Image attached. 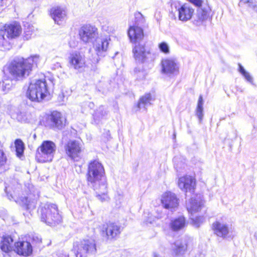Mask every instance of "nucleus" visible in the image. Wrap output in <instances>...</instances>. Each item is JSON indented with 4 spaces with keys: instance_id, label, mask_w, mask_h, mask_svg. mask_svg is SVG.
Segmentation results:
<instances>
[{
    "instance_id": "nucleus-1",
    "label": "nucleus",
    "mask_w": 257,
    "mask_h": 257,
    "mask_svg": "<svg viewBox=\"0 0 257 257\" xmlns=\"http://www.w3.org/2000/svg\"><path fill=\"white\" fill-rule=\"evenodd\" d=\"M40 60L39 56L35 55L27 59L23 57L15 58L9 64L8 69L11 75L17 80L28 76L32 70L33 65H37Z\"/></svg>"
},
{
    "instance_id": "nucleus-2",
    "label": "nucleus",
    "mask_w": 257,
    "mask_h": 257,
    "mask_svg": "<svg viewBox=\"0 0 257 257\" xmlns=\"http://www.w3.org/2000/svg\"><path fill=\"white\" fill-rule=\"evenodd\" d=\"M87 180L93 188H98L99 185L104 190L106 188V180L105 171L102 164L94 160L91 162L88 167Z\"/></svg>"
},
{
    "instance_id": "nucleus-3",
    "label": "nucleus",
    "mask_w": 257,
    "mask_h": 257,
    "mask_svg": "<svg viewBox=\"0 0 257 257\" xmlns=\"http://www.w3.org/2000/svg\"><path fill=\"white\" fill-rule=\"evenodd\" d=\"M49 94L45 80L31 82L27 92V96L33 101L40 102Z\"/></svg>"
},
{
    "instance_id": "nucleus-4",
    "label": "nucleus",
    "mask_w": 257,
    "mask_h": 257,
    "mask_svg": "<svg viewBox=\"0 0 257 257\" xmlns=\"http://www.w3.org/2000/svg\"><path fill=\"white\" fill-rule=\"evenodd\" d=\"M41 221L50 226L60 223L62 217L59 214L58 207L54 204H46L40 209Z\"/></svg>"
},
{
    "instance_id": "nucleus-5",
    "label": "nucleus",
    "mask_w": 257,
    "mask_h": 257,
    "mask_svg": "<svg viewBox=\"0 0 257 257\" xmlns=\"http://www.w3.org/2000/svg\"><path fill=\"white\" fill-rule=\"evenodd\" d=\"M73 248L76 257H95L97 253L95 241L92 239L75 242Z\"/></svg>"
},
{
    "instance_id": "nucleus-6",
    "label": "nucleus",
    "mask_w": 257,
    "mask_h": 257,
    "mask_svg": "<svg viewBox=\"0 0 257 257\" xmlns=\"http://www.w3.org/2000/svg\"><path fill=\"white\" fill-rule=\"evenodd\" d=\"M203 205V201L201 195H196L189 200L186 203V208L188 212L191 214L190 219L196 227H199L203 223L204 218L202 216H194V214L199 211Z\"/></svg>"
},
{
    "instance_id": "nucleus-7",
    "label": "nucleus",
    "mask_w": 257,
    "mask_h": 257,
    "mask_svg": "<svg viewBox=\"0 0 257 257\" xmlns=\"http://www.w3.org/2000/svg\"><path fill=\"white\" fill-rule=\"evenodd\" d=\"M56 147L52 141H44L37 150L36 159L40 163L51 162L56 152Z\"/></svg>"
},
{
    "instance_id": "nucleus-8",
    "label": "nucleus",
    "mask_w": 257,
    "mask_h": 257,
    "mask_svg": "<svg viewBox=\"0 0 257 257\" xmlns=\"http://www.w3.org/2000/svg\"><path fill=\"white\" fill-rule=\"evenodd\" d=\"M80 40L85 43L93 42L98 37L97 29L93 26L86 25L79 31Z\"/></svg>"
},
{
    "instance_id": "nucleus-9",
    "label": "nucleus",
    "mask_w": 257,
    "mask_h": 257,
    "mask_svg": "<svg viewBox=\"0 0 257 257\" xmlns=\"http://www.w3.org/2000/svg\"><path fill=\"white\" fill-rule=\"evenodd\" d=\"M161 65L162 72L166 75H176L179 73V65L175 58H165L162 60Z\"/></svg>"
},
{
    "instance_id": "nucleus-10",
    "label": "nucleus",
    "mask_w": 257,
    "mask_h": 257,
    "mask_svg": "<svg viewBox=\"0 0 257 257\" xmlns=\"http://www.w3.org/2000/svg\"><path fill=\"white\" fill-rule=\"evenodd\" d=\"M212 229L214 234L223 239H226L231 236L229 224L222 220H218L213 222Z\"/></svg>"
},
{
    "instance_id": "nucleus-11",
    "label": "nucleus",
    "mask_w": 257,
    "mask_h": 257,
    "mask_svg": "<svg viewBox=\"0 0 257 257\" xmlns=\"http://www.w3.org/2000/svg\"><path fill=\"white\" fill-rule=\"evenodd\" d=\"M134 56L139 63H144L148 59V56L150 54V50L145 47V43L144 42L135 43V46L133 49Z\"/></svg>"
},
{
    "instance_id": "nucleus-12",
    "label": "nucleus",
    "mask_w": 257,
    "mask_h": 257,
    "mask_svg": "<svg viewBox=\"0 0 257 257\" xmlns=\"http://www.w3.org/2000/svg\"><path fill=\"white\" fill-rule=\"evenodd\" d=\"M163 206L167 209L174 211L179 205L178 199L176 195L171 192L164 193L161 198Z\"/></svg>"
},
{
    "instance_id": "nucleus-13",
    "label": "nucleus",
    "mask_w": 257,
    "mask_h": 257,
    "mask_svg": "<svg viewBox=\"0 0 257 257\" xmlns=\"http://www.w3.org/2000/svg\"><path fill=\"white\" fill-rule=\"evenodd\" d=\"M110 41L109 37H97L93 42V48L98 57H104L105 55Z\"/></svg>"
},
{
    "instance_id": "nucleus-14",
    "label": "nucleus",
    "mask_w": 257,
    "mask_h": 257,
    "mask_svg": "<svg viewBox=\"0 0 257 257\" xmlns=\"http://www.w3.org/2000/svg\"><path fill=\"white\" fill-rule=\"evenodd\" d=\"M178 12V19L182 22H187L192 18L194 10L189 4H184L176 7Z\"/></svg>"
},
{
    "instance_id": "nucleus-15",
    "label": "nucleus",
    "mask_w": 257,
    "mask_h": 257,
    "mask_svg": "<svg viewBox=\"0 0 257 257\" xmlns=\"http://www.w3.org/2000/svg\"><path fill=\"white\" fill-rule=\"evenodd\" d=\"M69 63L71 67L76 70H79L85 67V59L83 55L79 52H74L69 57Z\"/></svg>"
},
{
    "instance_id": "nucleus-16",
    "label": "nucleus",
    "mask_w": 257,
    "mask_h": 257,
    "mask_svg": "<svg viewBox=\"0 0 257 257\" xmlns=\"http://www.w3.org/2000/svg\"><path fill=\"white\" fill-rule=\"evenodd\" d=\"M67 154L74 161L78 160L79 155L81 152V147L79 143L72 141L68 143L66 149Z\"/></svg>"
},
{
    "instance_id": "nucleus-17",
    "label": "nucleus",
    "mask_w": 257,
    "mask_h": 257,
    "mask_svg": "<svg viewBox=\"0 0 257 257\" xmlns=\"http://www.w3.org/2000/svg\"><path fill=\"white\" fill-rule=\"evenodd\" d=\"M128 36L132 43L135 44L143 42L144 32L143 29L138 26H133L130 27L127 31Z\"/></svg>"
},
{
    "instance_id": "nucleus-18",
    "label": "nucleus",
    "mask_w": 257,
    "mask_h": 257,
    "mask_svg": "<svg viewBox=\"0 0 257 257\" xmlns=\"http://www.w3.org/2000/svg\"><path fill=\"white\" fill-rule=\"evenodd\" d=\"M14 251L19 255L27 256L32 253V246L28 241H20L15 244Z\"/></svg>"
},
{
    "instance_id": "nucleus-19",
    "label": "nucleus",
    "mask_w": 257,
    "mask_h": 257,
    "mask_svg": "<svg viewBox=\"0 0 257 257\" xmlns=\"http://www.w3.org/2000/svg\"><path fill=\"white\" fill-rule=\"evenodd\" d=\"M5 30L7 33V37L14 39L19 37L22 33L21 25L17 22H14L5 26Z\"/></svg>"
},
{
    "instance_id": "nucleus-20",
    "label": "nucleus",
    "mask_w": 257,
    "mask_h": 257,
    "mask_svg": "<svg viewBox=\"0 0 257 257\" xmlns=\"http://www.w3.org/2000/svg\"><path fill=\"white\" fill-rule=\"evenodd\" d=\"M51 17L56 23L61 24L62 22L65 20L66 17V10L60 7L52 8L50 11Z\"/></svg>"
},
{
    "instance_id": "nucleus-21",
    "label": "nucleus",
    "mask_w": 257,
    "mask_h": 257,
    "mask_svg": "<svg viewBox=\"0 0 257 257\" xmlns=\"http://www.w3.org/2000/svg\"><path fill=\"white\" fill-rule=\"evenodd\" d=\"M194 180L190 176H185L179 179L178 184L182 190L191 192L194 190Z\"/></svg>"
},
{
    "instance_id": "nucleus-22",
    "label": "nucleus",
    "mask_w": 257,
    "mask_h": 257,
    "mask_svg": "<svg viewBox=\"0 0 257 257\" xmlns=\"http://www.w3.org/2000/svg\"><path fill=\"white\" fill-rule=\"evenodd\" d=\"M51 126L58 129H61L63 125V118L62 114L57 111H53L49 117Z\"/></svg>"
},
{
    "instance_id": "nucleus-23",
    "label": "nucleus",
    "mask_w": 257,
    "mask_h": 257,
    "mask_svg": "<svg viewBox=\"0 0 257 257\" xmlns=\"http://www.w3.org/2000/svg\"><path fill=\"white\" fill-rule=\"evenodd\" d=\"M106 234L108 238L112 239L117 236L121 232V229L120 225L115 223L110 222L107 224Z\"/></svg>"
},
{
    "instance_id": "nucleus-24",
    "label": "nucleus",
    "mask_w": 257,
    "mask_h": 257,
    "mask_svg": "<svg viewBox=\"0 0 257 257\" xmlns=\"http://www.w3.org/2000/svg\"><path fill=\"white\" fill-rule=\"evenodd\" d=\"M186 224L185 217L181 216L172 219L169 224V227L172 231H178L183 229Z\"/></svg>"
},
{
    "instance_id": "nucleus-25",
    "label": "nucleus",
    "mask_w": 257,
    "mask_h": 257,
    "mask_svg": "<svg viewBox=\"0 0 257 257\" xmlns=\"http://www.w3.org/2000/svg\"><path fill=\"white\" fill-rule=\"evenodd\" d=\"M13 239L11 236H5L3 237L1 242V248L3 251L9 253L12 251V244Z\"/></svg>"
},
{
    "instance_id": "nucleus-26",
    "label": "nucleus",
    "mask_w": 257,
    "mask_h": 257,
    "mask_svg": "<svg viewBox=\"0 0 257 257\" xmlns=\"http://www.w3.org/2000/svg\"><path fill=\"white\" fill-rule=\"evenodd\" d=\"M198 8L197 11L196 17L198 21L203 22L209 18L210 9L208 7Z\"/></svg>"
},
{
    "instance_id": "nucleus-27",
    "label": "nucleus",
    "mask_w": 257,
    "mask_h": 257,
    "mask_svg": "<svg viewBox=\"0 0 257 257\" xmlns=\"http://www.w3.org/2000/svg\"><path fill=\"white\" fill-rule=\"evenodd\" d=\"M96 191V197L101 202H107L109 200V198L106 194L107 185L106 184V188L103 190L99 185L98 188H93Z\"/></svg>"
},
{
    "instance_id": "nucleus-28",
    "label": "nucleus",
    "mask_w": 257,
    "mask_h": 257,
    "mask_svg": "<svg viewBox=\"0 0 257 257\" xmlns=\"http://www.w3.org/2000/svg\"><path fill=\"white\" fill-rule=\"evenodd\" d=\"M152 96L151 94L148 93L140 98L138 104L139 109H146L147 107L151 104Z\"/></svg>"
},
{
    "instance_id": "nucleus-29",
    "label": "nucleus",
    "mask_w": 257,
    "mask_h": 257,
    "mask_svg": "<svg viewBox=\"0 0 257 257\" xmlns=\"http://www.w3.org/2000/svg\"><path fill=\"white\" fill-rule=\"evenodd\" d=\"M203 99L201 95L199 96L197 106L195 110V113L197 117L198 118L199 122L201 123L203 117Z\"/></svg>"
},
{
    "instance_id": "nucleus-30",
    "label": "nucleus",
    "mask_w": 257,
    "mask_h": 257,
    "mask_svg": "<svg viewBox=\"0 0 257 257\" xmlns=\"http://www.w3.org/2000/svg\"><path fill=\"white\" fill-rule=\"evenodd\" d=\"M174 252L176 255L181 254L184 252L186 249V245L177 241L175 242L173 247Z\"/></svg>"
},
{
    "instance_id": "nucleus-31",
    "label": "nucleus",
    "mask_w": 257,
    "mask_h": 257,
    "mask_svg": "<svg viewBox=\"0 0 257 257\" xmlns=\"http://www.w3.org/2000/svg\"><path fill=\"white\" fill-rule=\"evenodd\" d=\"M239 66V72L242 74V75L244 77V78L249 83H253V78L250 75V74L247 72L243 67L240 64H238Z\"/></svg>"
},
{
    "instance_id": "nucleus-32",
    "label": "nucleus",
    "mask_w": 257,
    "mask_h": 257,
    "mask_svg": "<svg viewBox=\"0 0 257 257\" xmlns=\"http://www.w3.org/2000/svg\"><path fill=\"white\" fill-rule=\"evenodd\" d=\"M15 143L17 155H22L23 154L24 150V145L23 142L21 140L17 139L16 140Z\"/></svg>"
},
{
    "instance_id": "nucleus-33",
    "label": "nucleus",
    "mask_w": 257,
    "mask_h": 257,
    "mask_svg": "<svg viewBox=\"0 0 257 257\" xmlns=\"http://www.w3.org/2000/svg\"><path fill=\"white\" fill-rule=\"evenodd\" d=\"M244 4H247V6H250V5H252V9L255 12H257V3L253 2L252 0H240L239 6H242Z\"/></svg>"
},
{
    "instance_id": "nucleus-34",
    "label": "nucleus",
    "mask_w": 257,
    "mask_h": 257,
    "mask_svg": "<svg viewBox=\"0 0 257 257\" xmlns=\"http://www.w3.org/2000/svg\"><path fill=\"white\" fill-rule=\"evenodd\" d=\"M158 47L162 53L165 54H168L170 53V48L167 43L165 42H161L159 44Z\"/></svg>"
},
{
    "instance_id": "nucleus-35",
    "label": "nucleus",
    "mask_w": 257,
    "mask_h": 257,
    "mask_svg": "<svg viewBox=\"0 0 257 257\" xmlns=\"http://www.w3.org/2000/svg\"><path fill=\"white\" fill-rule=\"evenodd\" d=\"M2 148V145L0 142V167L4 165L7 161V157Z\"/></svg>"
},
{
    "instance_id": "nucleus-36",
    "label": "nucleus",
    "mask_w": 257,
    "mask_h": 257,
    "mask_svg": "<svg viewBox=\"0 0 257 257\" xmlns=\"http://www.w3.org/2000/svg\"><path fill=\"white\" fill-rule=\"evenodd\" d=\"M12 81L10 80H6L3 81V90L7 92H8L12 87Z\"/></svg>"
},
{
    "instance_id": "nucleus-37",
    "label": "nucleus",
    "mask_w": 257,
    "mask_h": 257,
    "mask_svg": "<svg viewBox=\"0 0 257 257\" xmlns=\"http://www.w3.org/2000/svg\"><path fill=\"white\" fill-rule=\"evenodd\" d=\"M33 34L32 27H29L25 30L24 37L26 40L30 39Z\"/></svg>"
},
{
    "instance_id": "nucleus-38",
    "label": "nucleus",
    "mask_w": 257,
    "mask_h": 257,
    "mask_svg": "<svg viewBox=\"0 0 257 257\" xmlns=\"http://www.w3.org/2000/svg\"><path fill=\"white\" fill-rule=\"evenodd\" d=\"M135 72L137 74V77L139 79H143L146 77V73L144 70H138V68H135Z\"/></svg>"
},
{
    "instance_id": "nucleus-39",
    "label": "nucleus",
    "mask_w": 257,
    "mask_h": 257,
    "mask_svg": "<svg viewBox=\"0 0 257 257\" xmlns=\"http://www.w3.org/2000/svg\"><path fill=\"white\" fill-rule=\"evenodd\" d=\"M6 42V41L4 37V32L2 30L0 31V45L4 46Z\"/></svg>"
},
{
    "instance_id": "nucleus-40",
    "label": "nucleus",
    "mask_w": 257,
    "mask_h": 257,
    "mask_svg": "<svg viewBox=\"0 0 257 257\" xmlns=\"http://www.w3.org/2000/svg\"><path fill=\"white\" fill-rule=\"evenodd\" d=\"M175 167L178 172H181L182 169H185V165L184 164L181 163L180 164H176Z\"/></svg>"
},
{
    "instance_id": "nucleus-41",
    "label": "nucleus",
    "mask_w": 257,
    "mask_h": 257,
    "mask_svg": "<svg viewBox=\"0 0 257 257\" xmlns=\"http://www.w3.org/2000/svg\"><path fill=\"white\" fill-rule=\"evenodd\" d=\"M103 107H100L99 108V109L95 112V115L99 116V113H101V115H102V116L106 114V112L104 111L103 113Z\"/></svg>"
},
{
    "instance_id": "nucleus-42",
    "label": "nucleus",
    "mask_w": 257,
    "mask_h": 257,
    "mask_svg": "<svg viewBox=\"0 0 257 257\" xmlns=\"http://www.w3.org/2000/svg\"><path fill=\"white\" fill-rule=\"evenodd\" d=\"M33 241L36 243H40L41 242V238H39L38 236H33L32 238Z\"/></svg>"
},
{
    "instance_id": "nucleus-43",
    "label": "nucleus",
    "mask_w": 257,
    "mask_h": 257,
    "mask_svg": "<svg viewBox=\"0 0 257 257\" xmlns=\"http://www.w3.org/2000/svg\"><path fill=\"white\" fill-rule=\"evenodd\" d=\"M103 29L104 31H105L107 32L108 33H112V32L113 31V30H114V29H113V28L111 27V28H110V30H109V29H108V27H106V26H103Z\"/></svg>"
},
{
    "instance_id": "nucleus-44",
    "label": "nucleus",
    "mask_w": 257,
    "mask_h": 257,
    "mask_svg": "<svg viewBox=\"0 0 257 257\" xmlns=\"http://www.w3.org/2000/svg\"><path fill=\"white\" fill-rule=\"evenodd\" d=\"M64 95L63 93H62L61 94H60L59 96V101H64Z\"/></svg>"
},
{
    "instance_id": "nucleus-45",
    "label": "nucleus",
    "mask_w": 257,
    "mask_h": 257,
    "mask_svg": "<svg viewBox=\"0 0 257 257\" xmlns=\"http://www.w3.org/2000/svg\"><path fill=\"white\" fill-rule=\"evenodd\" d=\"M25 200H26V202H25V203L26 205L27 206V208H29L30 204L29 202H28V198H26Z\"/></svg>"
},
{
    "instance_id": "nucleus-46",
    "label": "nucleus",
    "mask_w": 257,
    "mask_h": 257,
    "mask_svg": "<svg viewBox=\"0 0 257 257\" xmlns=\"http://www.w3.org/2000/svg\"><path fill=\"white\" fill-rule=\"evenodd\" d=\"M153 257H162L160 254L156 252H154L153 254Z\"/></svg>"
},
{
    "instance_id": "nucleus-47",
    "label": "nucleus",
    "mask_w": 257,
    "mask_h": 257,
    "mask_svg": "<svg viewBox=\"0 0 257 257\" xmlns=\"http://www.w3.org/2000/svg\"><path fill=\"white\" fill-rule=\"evenodd\" d=\"M59 257H69V255L66 253H62Z\"/></svg>"
},
{
    "instance_id": "nucleus-48",
    "label": "nucleus",
    "mask_w": 257,
    "mask_h": 257,
    "mask_svg": "<svg viewBox=\"0 0 257 257\" xmlns=\"http://www.w3.org/2000/svg\"><path fill=\"white\" fill-rule=\"evenodd\" d=\"M69 45L71 47H75L76 46L75 43L72 44L71 42H69Z\"/></svg>"
},
{
    "instance_id": "nucleus-49",
    "label": "nucleus",
    "mask_w": 257,
    "mask_h": 257,
    "mask_svg": "<svg viewBox=\"0 0 257 257\" xmlns=\"http://www.w3.org/2000/svg\"><path fill=\"white\" fill-rule=\"evenodd\" d=\"M2 2H3L2 0L0 1V12L2 10V5L1 4L2 3Z\"/></svg>"
},
{
    "instance_id": "nucleus-50",
    "label": "nucleus",
    "mask_w": 257,
    "mask_h": 257,
    "mask_svg": "<svg viewBox=\"0 0 257 257\" xmlns=\"http://www.w3.org/2000/svg\"><path fill=\"white\" fill-rule=\"evenodd\" d=\"M248 7L252 9V5L250 4V6H248Z\"/></svg>"
}]
</instances>
